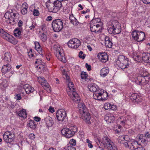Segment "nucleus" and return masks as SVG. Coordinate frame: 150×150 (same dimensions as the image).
<instances>
[{
    "label": "nucleus",
    "mask_w": 150,
    "mask_h": 150,
    "mask_svg": "<svg viewBox=\"0 0 150 150\" xmlns=\"http://www.w3.org/2000/svg\"><path fill=\"white\" fill-rule=\"evenodd\" d=\"M52 27L54 31L59 32L63 28V23L60 19L54 20L52 23Z\"/></svg>",
    "instance_id": "obj_8"
},
{
    "label": "nucleus",
    "mask_w": 150,
    "mask_h": 150,
    "mask_svg": "<svg viewBox=\"0 0 150 150\" xmlns=\"http://www.w3.org/2000/svg\"><path fill=\"white\" fill-rule=\"evenodd\" d=\"M10 55V53L8 52H6L4 54V60L6 62H10L11 61Z\"/></svg>",
    "instance_id": "obj_44"
},
{
    "label": "nucleus",
    "mask_w": 150,
    "mask_h": 150,
    "mask_svg": "<svg viewBox=\"0 0 150 150\" xmlns=\"http://www.w3.org/2000/svg\"><path fill=\"white\" fill-rule=\"evenodd\" d=\"M125 136H119L118 137L117 140L118 142L120 143L123 144L124 146H125V143H127L128 141L126 140Z\"/></svg>",
    "instance_id": "obj_38"
},
{
    "label": "nucleus",
    "mask_w": 150,
    "mask_h": 150,
    "mask_svg": "<svg viewBox=\"0 0 150 150\" xmlns=\"http://www.w3.org/2000/svg\"><path fill=\"white\" fill-rule=\"evenodd\" d=\"M88 88L89 91L94 93L99 89L98 86L94 83L89 84L88 86Z\"/></svg>",
    "instance_id": "obj_22"
},
{
    "label": "nucleus",
    "mask_w": 150,
    "mask_h": 150,
    "mask_svg": "<svg viewBox=\"0 0 150 150\" xmlns=\"http://www.w3.org/2000/svg\"><path fill=\"white\" fill-rule=\"evenodd\" d=\"M143 2L145 4H148L150 3V0H142Z\"/></svg>",
    "instance_id": "obj_63"
},
{
    "label": "nucleus",
    "mask_w": 150,
    "mask_h": 150,
    "mask_svg": "<svg viewBox=\"0 0 150 150\" xmlns=\"http://www.w3.org/2000/svg\"><path fill=\"white\" fill-rule=\"evenodd\" d=\"M3 136L4 139L7 143H11L15 139L14 134L10 131L6 132Z\"/></svg>",
    "instance_id": "obj_10"
},
{
    "label": "nucleus",
    "mask_w": 150,
    "mask_h": 150,
    "mask_svg": "<svg viewBox=\"0 0 150 150\" xmlns=\"http://www.w3.org/2000/svg\"><path fill=\"white\" fill-rule=\"evenodd\" d=\"M69 47L73 48H77L81 45L80 41L76 38H73L70 40L68 42Z\"/></svg>",
    "instance_id": "obj_12"
},
{
    "label": "nucleus",
    "mask_w": 150,
    "mask_h": 150,
    "mask_svg": "<svg viewBox=\"0 0 150 150\" xmlns=\"http://www.w3.org/2000/svg\"><path fill=\"white\" fill-rule=\"evenodd\" d=\"M132 35L134 40L138 42H141L144 39L145 34L144 32L139 30H134L132 33Z\"/></svg>",
    "instance_id": "obj_7"
},
{
    "label": "nucleus",
    "mask_w": 150,
    "mask_h": 150,
    "mask_svg": "<svg viewBox=\"0 0 150 150\" xmlns=\"http://www.w3.org/2000/svg\"><path fill=\"white\" fill-rule=\"evenodd\" d=\"M38 81L42 86L46 88L49 87V85L44 77L40 76L38 77Z\"/></svg>",
    "instance_id": "obj_23"
},
{
    "label": "nucleus",
    "mask_w": 150,
    "mask_h": 150,
    "mask_svg": "<svg viewBox=\"0 0 150 150\" xmlns=\"http://www.w3.org/2000/svg\"><path fill=\"white\" fill-rule=\"evenodd\" d=\"M11 65L8 64L4 65L1 69L2 72L4 73H6L9 71L11 69Z\"/></svg>",
    "instance_id": "obj_34"
},
{
    "label": "nucleus",
    "mask_w": 150,
    "mask_h": 150,
    "mask_svg": "<svg viewBox=\"0 0 150 150\" xmlns=\"http://www.w3.org/2000/svg\"><path fill=\"white\" fill-rule=\"evenodd\" d=\"M44 120L47 128L49 129L53 125L54 122L51 117L48 116L44 119Z\"/></svg>",
    "instance_id": "obj_15"
},
{
    "label": "nucleus",
    "mask_w": 150,
    "mask_h": 150,
    "mask_svg": "<svg viewBox=\"0 0 150 150\" xmlns=\"http://www.w3.org/2000/svg\"><path fill=\"white\" fill-rule=\"evenodd\" d=\"M105 45L106 47L111 48L112 46V39L108 36H106L105 38Z\"/></svg>",
    "instance_id": "obj_30"
},
{
    "label": "nucleus",
    "mask_w": 150,
    "mask_h": 150,
    "mask_svg": "<svg viewBox=\"0 0 150 150\" xmlns=\"http://www.w3.org/2000/svg\"><path fill=\"white\" fill-rule=\"evenodd\" d=\"M42 31H40L39 37L40 40L43 42H45L47 40V33L46 31L43 30V28H42Z\"/></svg>",
    "instance_id": "obj_25"
},
{
    "label": "nucleus",
    "mask_w": 150,
    "mask_h": 150,
    "mask_svg": "<svg viewBox=\"0 0 150 150\" xmlns=\"http://www.w3.org/2000/svg\"><path fill=\"white\" fill-rule=\"evenodd\" d=\"M55 5L53 0H49V3L46 4V6L50 12L55 13L54 11Z\"/></svg>",
    "instance_id": "obj_18"
},
{
    "label": "nucleus",
    "mask_w": 150,
    "mask_h": 150,
    "mask_svg": "<svg viewBox=\"0 0 150 150\" xmlns=\"http://www.w3.org/2000/svg\"><path fill=\"white\" fill-rule=\"evenodd\" d=\"M48 110L50 112L52 113L55 111L54 109L52 107H50Z\"/></svg>",
    "instance_id": "obj_61"
},
{
    "label": "nucleus",
    "mask_w": 150,
    "mask_h": 150,
    "mask_svg": "<svg viewBox=\"0 0 150 150\" xmlns=\"http://www.w3.org/2000/svg\"><path fill=\"white\" fill-rule=\"evenodd\" d=\"M117 109V106L115 105H111V104L110 108V109H111L113 110H116Z\"/></svg>",
    "instance_id": "obj_59"
},
{
    "label": "nucleus",
    "mask_w": 150,
    "mask_h": 150,
    "mask_svg": "<svg viewBox=\"0 0 150 150\" xmlns=\"http://www.w3.org/2000/svg\"><path fill=\"white\" fill-rule=\"evenodd\" d=\"M14 33L16 37L20 38L21 35V29L20 28H16L14 30Z\"/></svg>",
    "instance_id": "obj_45"
},
{
    "label": "nucleus",
    "mask_w": 150,
    "mask_h": 150,
    "mask_svg": "<svg viewBox=\"0 0 150 150\" xmlns=\"http://www.w3.org/2000/svg\"><path fill=\"white\" fill-rule=\"evenodd\" d=\"M83 52L81 51L79 53V57L81 58L82 59H83L85 58V54H83L82 55V54H83Z\"/></svg>",
    "instance_id": "obj_55"
},
{
    "label": "nucleus",
    "mask_w": 150,
    "mask_h": 150,
    "mask_svg": "<svg viewBox=\"0 0 150 150\" xmlns=\"http://www.w3.org/2000/svg\"><path fill=\"white\" fill-rule=\"evenodd\" d=\"M139 76L143 77L144 78L149 80L150 78V74L147 71H143V73H142Z\"/></svg>",
    "instance_id": "obj_43"
},
{
    "label": "nucleus",
    "mask_w": 150,
    "mask_h": 150,
    "mask_svg": "<svg viewBox=\"0 0 150 150\" xmlns=\"http://www.w3.org/2000/svg\"><path fill=\"white\" fill-rule=\"evenodd\" d=\"M142 60L146 63H150V54L147 53L146 54H144L142 56Z\"/></svg>",
    "instance_id": "obj_40"
},
{
    "label": "nucleus",
    "mask_w": 150,
    "mask_h": 150,
    "mask_svg": "<svg viewBox=\"0 0 150 150\" xmlns=\"http://www.w3.org/2000/svg\"><path fill=\"white\" fill-rule=\"evenodd\" d=\"M18 15V13L13 12L12 10L7 12L4 15V17L7 19L6 22L8 23L13 25L15 22V20L17 19Z\"/></svg>",
    "instance_id": "obj_2"
},
{
    "label": "nucleus",
    "mask_w": 150,
    "mask_h": 150,
    "mask_svg": "<svg viewBox=\"0 0 150 150\" xmlns=\"http://www.w3.org/2000/svg\"><path fill=\"white\" fill-rule=\"evenodd\" d=\"M6 40L14 45L17 44L18 42V41L16 39L11 35H10V36H9Z\"/></svg>",
    "instance_id": "obj_41"
},
{
    "label": "nucleus",
    "mask_w": 150,
    "mask_h": 150,
    "mask_svg": "<svg viewBox=\"0 0 150 150\" xmlns=\"http://www.w3.org/2000/svg\"><path fill=\"white\" fill-rule=\"evenodd\" d=\"M29 137L30 139H33L35 138V135L34 134L31 133L29 134Z\"/></svg>",
    "instance_id": "obj_58"
},
{
    "label": "nucleus",
    "mask_w": 150,
    "mask_h": 150,
    "mask_svg": "<svg viewBox=\"0 0 150 150\" xmlns=\"http://www.w3.org/2000/svg\"><path fill=\"white\" fill-rule=\"evenodd\" d=\"M65 150H76L75 148L71 146H69L65 148Z\"/></svg>",
    "instance_id": "obj_53"
},
{
    "label": "nucleus",
    "mask_w": 150,
    "mask_h": 150,
    "mask_svg": "<svg viewBox=\"0 0 150 150\" xmlns=\"http://www.w3.org/2000/svg\"><path fill=\"white\" fill-rule=\"evenodd\" d=\"M69 19L71 23L73 25H77L79 24V22L73 14L70 15Z\"/></svg>",
    "instance_id": "obj_33"
},
{
    "label": "nucleus",
    "mask_w": 150,
    "mask_h": 150,
    "mask_svg": "<svg viewBox=\"0 0 150 150\" xmlns=\"http://www.w3.org/2000/svg\"><path fill=\"white\" fill-rule=\"evenodd\" d=\"M80 114L81 115L82 118L88 124L90 123L91 122L90 120L91 117L90 114L87 110L86 111Z\"/></svg>",
    "instance_id": "obj_16"
},
{
    "label": "nucleus",
    "mask_w": 150,
    "mask_h": 150,
    "mask_svg": "<svg viewBox=\"0 0 150 150\" xmlns=\"http://www.w3.org/2000/svg\"><path fill=\"white\" fill-rule=\"evenodd\" d=\"M112 141L107 136H104L101 140V143L107 146Z\"/></svg>",
    "instance_id": "obj_31"
},
{
    "label": "nucleus",
    "mask_w": 150,
    "mask_h": 150,
    "mask_svg": "<svg viewBox=\"0 0 150 150\" xmlns=\"http://www.w3.org/2000/svg\"><path fill=\"white\" fill-rule=\"evenodd\" d=\"M137 139L138 140V142H141L143 144H146V137L142 134H140L137 137Z\"/></svg>",
    "instance_id": "obj_36"
},
{
    "label": "nucleus",
    "mask_w": 150,
    "mask_h": 150,
    "mask_svg": "<svg viewBox=\"0 0 150 150\" xmlns=\"http://www.w3.org/2000/svg\"><path fill=\"white\" fill-rule=\"evenodd\" d=\"M35 25L34 23H32L31 25L29 26V28H30V30H34V28H35Z\"/></svg>",
    "instance_id": "obj_57"
},
{
    "label": "nucleus",
    "mask_w": 150,
    "mask_h": 150,
    "mask_svg": "<svg viewBox=\"0 0 150 150\" xmlns=\"http://www.w3.org/2000/svg\"><path fill=\"white\" fill-rule=\"evenodd\" d=\"M35 44V47L38 53L42 57H43V50H42V48L40 45L39 42H34Z\"/></svg>",
    "instance_id": "obj_27"
},
{
    "label": "nucleus",
    "mask_w": 150,
    "mask_h": 150,
    "mask_svg": "<svg viewBox=\"0 0 150 150\" xmlns=\"http://www.w3.org/2000/svg\"><path fill=\"white\" fill-rule=\"evenodd\" d=\"M125 147L132 150H134L141 146L138 142L133 140L132 141H128L127 143H125Z\"/></svg>",
    "instance_id": "obj_11"
},
{
    "label": "nucleus",
    "mask_w": 150,
    "mask_h": 150,
    "mask_svg": "<svg viewBox=\"0 0 150 150\" xmlns=\"http://www.w3.org/2000/svg\"><path fill=\"white\" fill-rule=\"evenodd\" d=\"M34 120L36 122H39L41 120V118H40L37 117H34Z\"/></svg>",
    "instance_id": "obj_62"
},
{
    "label": "nucleus",
    "mask_w": 150,
    "mask_h": 150,
    "mask_svg": "<svg viewBox=\"0 0 150 150\" xmlns=\"http://www.w3.org/2000/svg\"><path fill=\"white\" fill-rule=\"evenodd\" d=\"M111 25V27L108 30L109 33L115 35L119 34L121 32V27L118 22L116 21H112Z\"/></svg>",
    "instance_id": "obj_5"
},
{
    "label": "nucleus",
    "mask_w": 150,
    "mask_h": 150,
    "mask_svg": "<svg viewBox=\"0 0 150 150\" xmlns=\"http://www.w3.org/2000/svg\"><path fill=\"white\" fill-rule=\"evenodd\" d=\"M23 88L27 93L29 94L32 93L34 91V88L28 84L25 85L23 86Z\"/></svg>",
    "instance_id": "obj_29"
},
{
    "label": "nucleus",
    "mask_w": 150,
    "mask_h": 150,
    "mask_svg": "<svg viewBox=\"0 0 150 150\" xmlns=\"http://www.w3.org/2000/svg\"><path fill=\"white\" fill-rule=\"evenodd\" d=\"M98 57L101 62H106L108 59V56L105 53L98 54Z\"/></svg>",
    "instance_id": "obj_19"
},
{
    "label": "nucleus",
    "mask_w": 150,
    "mask_h": 150,
    "mask_svg": "<svg viewBox=\"0 0 150 150\" xmlns=\"http://www.w3.org/2000/svg\"><path fill=\"white\" fill-rule=\"evenodd\" d=\"M105 119L107 123H112L115 120V117L112 114H107L105 117Z\"/></svg>",
    "instance_id": "obj_20"
},
{
    "label": "nucleus",
    "mask_w": 150,
    "mask_h": 150,
    "mask_svg": "<svg viewBox=\"0 0 150 150\" xmlns=\"http://www.w3.org/2000/svg\"><path fill=\"white\" fill-rule=\"evenodd\" d=\"M109 72V68L108 67H105L100 70V75L101 77H104L107 75Z\"/></svg>",
    "instance_id": "obj_26"
},
{
    "label": "nucleus",
    "mask_w": 150,
    "mask_h": 150,
    "mask_svg": "<svg viewBox=\"0 0 150 150\" xmlns=\"http://www.w3.org/2000/svg\"><path fill=\"white\" fill-rule=\"evenodd\" d=\"M27 125L28 127L33 129H35L37 126L35 122L33 120H30L28 122Z\"/></svg>",
    "instance_id": "obj_42"
},
{
    "label": "nucleus",
    "mask_w": 150,
    "mask_h": 150,
    "mask_svg": "<svg viewBox=\"0 0 150 150\" xmlns=\"http://www.w3.org/2000/svg\"><path fill=\"white\" fill-rule=\"evenodd\" d=\"M111 104L109 103H107L104 105V108L106 110H108L110 108Z\"/></svg>",
    "instance_id": "obj_51"
},
{
    "label": "nucleus",
    "mask_w": 150,
    "mask_h": 150,
    "mask_svg": "<svg viewBox=\"0 0 150 150\" xmlns=\"http://www.w3.org/2000/svg\"><path fill=\"white\" fill-rule=\"evenodd\" d=\"M56 116L59 121H62L67 117L66 111L63 110H58L56 114Z\"/></svg>",
    "instance_id": "obj_13"
},
{
    "label": "nucleus",
    "mask_w": 150,
    "mask_h": 150,
    "mask_svg": "<svg viewBox=\"0 0 150 150\" xmlns=\"http://www.w3.org/2000/svg\"><path fill=\"white\" fill-rule=\"evenodd\" d=\"M18 115L20 117L23 118H26L27 116V114L25 109H23L18 112Z\"/></svg>",
    "instance_id": "obj_39"
},
{
    "label": "nucleus",
    "mask_w": 150,
    "mask_h": 150,
    "mask_svg": "<svg viewBox=\"0 0 150 150\" xmlns=\"http://www.w3.org/2000/svg\"><path fill=\"white\" fill-rule=\"evenodd\" d=\"M0 34L1 36L6 40L10 35L2 29H1L0 31Z\"/></svg>",
    "instance_id": "obj_37"
},
{
    "label": "nucleus",
    "mask_w": 150,
    "mask_h": 150,
    "mask_svg": "<svg viewBox=\"0 0 150 150\" xmlns=\"http://www.w3.org/2000/svg\"><path fill=\"white\" fill-rule=\"evenodd\" d=\"M69 143L71 145L75 146L76 145V141L74 139H72L70 140Z\"/></svg>",
    "instance_id": "obj_52"
},
{
    "label": "nucleus",
    "mask_w": 150,
    "mask_h": 150,
    "mask_svg": "<svg viewBox=\"0 0 150 150\" xmlns=\"http://www.w3.org/2000/svg\"><path fill=\"white\" fill-rule=\"evenodd\" d=\"M28 56L29 58L32 60H34L35 57H37L38 55L33 53L32 49H30V51L28 53Z\"/></svg>",
    "instance_id": "obj_46"
},
{
    "label": "nucleus",
    "mask_w": 150,
    "mask_h": 150,
    "mask_svg": "<svg viewBox=\"0 0 150 150\" xmlns=\"http://www.w3.org/2000/svg\"><path fill=\"white\" fill-rule=\"evenodd\" d=\"M63 77L66 80L68 83V87L70 91L68 93V95L71 99L74 102H78L80 99L78 94L75 92V89L74 88V84L70 81V79L67 74L65 72H62Z\"/></svg>",
    "instance_id": "obj_1"
},
{
    "label": "nucleus",
    "mask_w": 150,
    "mask_h": 150,
    "mask_svg": "<svg viewBox=\"0 0 150 150\" xmlns=\"http://www.w3.org/2000/svg\"><path fill=\"white\" fill-rule=\"evenodd\" d=\"M100 19L99 18H94L91 21V24L99 27L101 26Z\"/></svg>",
    "instance_id": "obj_24"
},
{
    "label": "nucleus",
    "mask_w": 150,
    "mask_h": 150,
    "mask_svg": "<svg viewBox=\"0 0 150 150\" xmlns=\"http://www.w3.org/2000/svg\"><path fill=\"white\" fill-rule=\"evenodd\" d=\"M53 50L57 58L63 62H65L66 60L64 57V54L60 45L57 44L54 45L53 47Z\"/></svg>",
    "instance_id": "obj_4"
},
{
    "label": "nucleus",
    "mask_w": 150,
    "mask_h": 150,
    "mask_svg": "<svg viewBox=\"0 0 150 150\" xmlns=\"http://www.w3.org/2000/svg\"><path fill=\"white\" fill-rule=\"evenodd\" d=\"M80 100V99L78 102H77V103H78V108L79 112L80 113H82L86 111L87 110L84 103L81 102H79Z\"/></svg>",
    "instance_id": "obj_17"
},
{
    "label": "nucleus",
    "mask_w": 150,
    "mask_h": 150,
    "mask_svg": "<svg viewBox=\"0 0 150 150\" xmlns=\"http://www.w3.org/2000/svg\"><path fill=\"white\" fill-rule=\"evenodd\" d=\"M25 7H23L21 11L23 15L26 14L27 12L28 7L25 5Z\"/></svg>",
    "instance_id": "obj_50"
},
{
    "label": "nucleus",
    "mask_w": 150,
    "mask_h": 150,
    "mask_svg": "<svg viewBox=\"0 0 150 150\" xmlns=\"http://www.w3.org/2000/svg\"><path fill=\"white\" fill-rule=\"evenodd\" d=\"M86 67L88 71H89L91 70V65H89L88 64L86 63Z\"/></svg>",
    "instance_id": "obj_60"
},
{
    "label": "nucleus",
    "mask_w": 150,
    "mask_h": 150,
    "mask_svg": "<svg viewBox=\"0 0 150 150\" xmlns=\"http://www.w3.org/2000/svg\"><path fill=\"white\" fill-rule=\"evenodd\" d=\"M15 98L17 100H21V98L20 94H18L17 93H15Z\"/></svg>",
    "instance_id": "obj_54"
},
{
    "label": "nucleus",
    "mask_w": 150,
    "mask_h": 150,
    "mask_svg": "<svg viewBox=\"0 0 150 150\" xmlns=\"http://www.w3.org/2000/svg\"><path fill=\"white\" fill-rule=\"evenodd\" d=\"M130 99L133 101L135 100V102L137 103L142 101V98L137 93H132L130 96Z\"/></svg>",
    "instance_id": "obj_21"
},
{
    "label": "nucleus",
    "mask_w": 150,
    "mask_h": 150,
    "mask_svg": "<svg viewBox=\"0 0 150 150\" xmlns=\"http://www.w3.org/2000/svg\"><path fill=\"white\" fill-rule=\"evenodd\" d=\"M149 80L143 77L138 76L136 78L135 81L138 84L141 86H144L148 83Z\"/></svg>",
    "instance_id": "obj_14"
},
{
    "label": "nucleus",
    "mask_w": 150,
    "mask_h": 150,
    "mask_svg": "<svg viewBox=\"0 0 150 150\" xmlns=\"http://www.w3.org/2000/svg\"><path fill=\"white\" fill-rule=\"evenodd\" d=\"M34 60H35V65H40L42 64V62L41 59L38 57V56H37V57H35Z\"/></svg>",
    "instance_id": "obj_48"
},
{
    "label": "nucleus",
    "mask_w": 150,
    "mask_h": 150,
    "mask_svg": "<svg viewBox=\"0 0 150 150\" xmlns=\"http://www.w3.org/2000/svg\"><path fill=\"white\" fill-rule=\"evenodd\" d=\"M98 28L94 25H90V29L92 32H95V33H96V32H98L99 30L98 29Z\"/></svg>",
    "instance_id": "obj_47"
},
{
    "label": "nucleus",
    "mask_w": 150,
    "mask_h": 150,
    "mask_svg": "<svg viewBox=\"0 0 150 150\" xmlns=\"http://www.w3.org/2000/svg\"><path fill=\"white\" fill-rule=\"evenodd\" d=\"M116 64L120 68L122 69L128 68L129 66L128 59L122 55L119 56L116 61Z\"/></svg>",
    "instance_id": "obj_3"
},
{
    "label": "nucleus",
    "mask_w": 150,
    "mask_h": 150,
    "mask_svg": "<svg viewBox=\"0 0 150 150\" xmlns=\"http://www.w3.org/2000/svg\"><path fill=\"white\" fill-rule=\"evenodd\" d=\"M108 96V94L106 91L99 89L93 93V98L96 100L103 101L106 100Z\"/></svg>",
    "instance_id": "obj_6"
},
{
    "label": "nucleus",
    "mask_w": 150,
    "mask_h": 150,
    "mask_svg": "<svg viewBox=\"0 0 150 150\" xmlns=\"http://www.w3.org/2000/svg\"><path fill=\"white\" fill-rule=\"evenodd\" d=\"M33 15L34 16H38L39 14V13L37 9H34L33 11Z\"/></svg>",
    "instance_id": "obj_56"
},
{
    "label": "nucleus",
    "mask_w": 150,
    "mask_h": 150,
    "mask_svg": "<svg viewBox=\"0 0 150 150\" xmlns=\"http://www.w3.org/2000/svg\"><path fill=\"white\" fill-rule=\"evenodd\" d=\"M87 74L86 72L83 71L81 72V79H87Z\"/></svg>",
    "instance_id": "obj_49"
},
{
    "label": "nucleus",
    "mask_w": 150,
    "mask_h": 150,
    "mask_svg": "<svg viewBox=\"0 0 150 150\" xmlns=\"http://www.w3.org/2000/svg\"><path fill=\"white\" fill-rule=\"evenodd\" d=\"M54 4L55 5L54 11L56 12H57L60 10L61 7H62V4L60 2V1L58 0H53Z\"/></svg>",
    "instance_id": "obj_28"
},
{
    "label": "nucleus",
    "mask_w": 150,
    "mask_h": 150,
    "mask_svg": "<svg viewBox=\"0 0 150 150\" xmlns=\"http://www.w3.org/2000/svg\"><path fill=\"white\" fill-rule=\"evenodd\" d=\"M135 150H145L143 147L142 146L139 147L137 149H135Z\"/></svg>",
    "instance_id": "obj_64"
},
{
    "label": "nucleus",
    "mask_w": 150,
    "mask_h": 150,
    "mask_svg": "<svg viewBox=\"0 0 150 150\" xmlns=\"http://www.w3.org/2000/svg\"><path fill=\"white\" fill-rule=\"evenodd\" d=\"M119 121H120V124L121 125H127L128 120L127 117H120L118 119Z\"/></svg>",
    "instance_id": "obj_35"
},
{
    "label": "nucleus",
    "mask_w": 150,
    "mask_h": 150,
    "mask_svg": "<svg viewBox=\"0 0 150 150\" xmlns=\"http://www.w3.org/2000/svg\"><path fill=\"white\" fill-rule=\"evenodd\" d=\"M77 127H74L73 129H69L68 128H64L61 131L62 135L66 138H69L72 137L75 133L77 132Z\"/></svg>",
    "instance_id": "obj_9"
},
{
    "label": "nucleus",
    "mask_w": 150,
    "mask_h": 150,
    "mask_svg": "<svg viewBox=\"0 0 150 150\" xmlns=\"http://www.w3.org/2000/svg\"><path fill=\"white\" fill-rule=\"evenodd\" d=\"M107 148L108 150H118L116 145L112 142L107 145Z\"/></svg>",
    "instance_id": "obj_32"
}]
</instances>
